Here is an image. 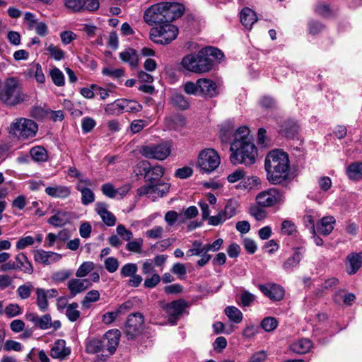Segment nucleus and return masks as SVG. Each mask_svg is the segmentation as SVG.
<instances>
[{
	"label": "nucleus",
	"instance_id": "obj_37",
	"mask_svg": "<svg viewBox=\"0 0 362 362\" xmlns=\"http://www.w3.org/2000/svg\"><path fill=\"white\" fill-rule=\"evenodd\" d=\"M32 158L36 162H45L47 160V152L41 146L33 147L30 151Z\"/></svg>",
	"mask_w": 362,
	"mask_h": 362
},
{
	"label": "nucleus",
	"instance_id": "obj_26",
	"mask_svg": "<svg viewBox=\"0 0 362 362\" xmlns=\"http://www.w3.org/2000/svg\"><path fill=\"white\" fill-rule=\"evenodd\" d=\"M45 193L53 198L65 199L70 195L71 189L64 185L49 186L45 188Z\"/></svg>",
	"mask_w": 362,
	"mask_h": 362
},
{
	"label": "nucleus",
	"instance_id": "obj_24",
	"mask_svg": "<svg viewBox=\"0 0 362 362\" xmlns=\"http://www.w3.org/2000/svg\"><path fill=\"white\" fill-rule=\"evenodd\" d=\"M71 354V349L66 347V342L64 339L57 340L50 350V356L53 358L63 360Z\"/></svg>",
	"mask_w": 362,
	"mask_h": 362
},
{
	"label": "nucleus",
	"instance_id": "obj_40",
	"mask_svg": "<svg viewBox=\"0 0 362 362\" xmlns=\"http://www.w3.org/2000/svg\"><path fill=\"white\" fill-rule=\"evenodd\" d=\"M78 305L76 302H74L67 305L66 310V316L71 322H75L79 318L81 312L78 310Z\"/></svg>",
	"mask_w": 362,
	"mask_h": 362
},
{
	"label": "nucleus",
	"instance_id": "obj_10",
	"mask_svg": "<svg viewBox=\"0 0 362 362\" xmlns=\"http://www.w3.org/2000/svg\"><path fill=\"white\" fill-rule=\"evenodd\" d=\"M220 163V156L213 148H205L199 154L197 165L202 173H211L219 166Z\"/></svg>",
	"mask_w": 362,
	"mask_h": 362
},
{
	"label": "nucleus",
	"instance_id": "obj_64",
	"mask_svg": "<svg viewBox=\"0 0 362 362\" xmlns=\"http://www.w3.org/2000/svg\"><path fill=\"white\" fill-rule=\"evenodd\" d=\"M116 230L117 234L125 241H129L133 237L132 233L122 224H119Z\"/></svg>",
	"mask_w": 362,
	"mask_h": 362
},
{
	"label": "nucleus",
	"instance_id": "obj_52",
	"mask_svg": "<svg viewBox=\"0 0 362 362\" xmlns=\"http://www.w3.org/2000/svg\"><path fill=\"white\" fill-rule=\"evenodd\" d=\"M204 245L199 240H194L192 243V248L187 251V256L202 255L204 251Z\"/></svg>",
	"mask_w": 362,
	"mask_h": 362
},
{
	"label": "nucleus",
	"instance_id": "obj_28",
	"mask_svg": "<svg viewBox=\"0 0 362 362\" xmlns=\"http://www.w3.org/2000/svg\"><path fill=\"white\" fill-rule=\"evenodd\" d=\"M257 21V17L254 11L248 7H245L240 12V21L243 25L250 30L252 25Z\"/></svg>",
	"mask_w": 362,
	"mask_h": 362
},
{
	"label": "nucleus",
	"instance_id": "obj_15",
	"mask_svg": "<svg viewBox=\"0 0 362 362\" xmlns=\"http://www.w3.org/2000/svg\"><path fill=\"white\" fill-rule=\"evenodd\" d=\"M187 307V302L183 299L176 300L166 304L164 310L168 316L169 322L175 325Z\"/></svg>",
	"mask_w": 362,
	"mask_h": 362
},
{
	"label": "nucleus",
	"instance_id": "obj_54",
	"mask_svg": "<svg viewBox=\"0 0 362 362\" xmlns=\"http://www.w3.org/2000/svg\"><path fill=\"white\" fill-rule=\"evenodd\" d=\"M237 204L233 201H229L227 202L224 207V210L221 211L222 214L226 220L232 218L236 214Z\"/></svg>",
	"mask_w": 362,
	"mask_h": 362
},
{
	"label": "nucleus",
	"instance_id": "obj_33",
	"mask_svg": "<svg viewBox=\"0 0 362 362\" xmlns=\"http://www.w3.org/2000/svg\"><path fill=\"white\" fill-rule=\"evenodd\" d=\"M122 113L126 112H139L142 110V105L135 100L127 99H121Z\"/></svg>",
	"mask_w": 362,
	"mask_h": 362
},
{
	"label": "nucleus",
	"instance_id": "obj_59",
	"mask_svg": "<svg viewBox=\"0 0 362 362\" xmlns=\"http://www.w3.org/2000/svg\"><path fill=\"white\" fill-rule=\"evenodd\" d=\"M261 207L262 206L257 204V206H252L250 209L251 216H252L257 221H262L267 216V212Z\"/></svg>",
	"mask_w": 362,
	"mask_h": 362
},
{
	"label": "nucleus",
	"instance_id": "obj_5",
	"mask_svg": "<svg viewBox=\"0 0 362 362\" xmlns=\"http://www.w3.org/2000/svg\"><path fill=\"white\" fill-rule=\"evenodd\" d=\"M120 337V332L117 329L107 331L103 337L100 339H91L86 342V350L88 354H96L107 351L108 354L105 357L113 354L118 346ZM102 357L105 355L102 354Z\"/></svg>",
	"mask_w": 362,
	"mask_h": 362
},
{
	"label": "nucleus",
	"instance_id": "obj_13",
	"mask_svg": "<svg viewBox=\"0 0 362 362\" xmlns=\"http://www.w3.org/2000/svg\"><path fill=\"white\" fill-rule=\"evenodd\" d=\"M137 166L144 172V178L147 183L161 182V177L165 173V168L160 165L152 166L147 160L138 163Z\"/></svg>",
	"mask_w": 362,
	"mask_h": 362
},
{
	"label": "nucleus",
	"instance_id": "obj_39",
	"mask_svg": "<svg viewBox=\"0 0 362 362\" xmlns=\"http://www.w3.org/2000/svg\"><path fill=\"white\" fill-rule=\"evenodd\" d=\"M76 189L81 193V202L83 205H88L94 202L95 195L91 189L81 185H77Z\"/></svg>",
	"mask_w": 362,
	"mask_h": 362
},
{
	"label": "nucleus",
	"instance_id": "obj_61",
	"mask_svg": "<svg viewBox=\"0 0 362 362\" xmlns=\"http://www.w3.org/2000/svg\"><path fill=\"white\" fill-rule=\"evenodd\" d=\"M102 73L103 75L108 76L112 78H119L124 76V71L122 69H114L105 67L103 69Z\"/></svg>",
	"mask_w": 362,
	"mask_h": 362
},
{
	"label": "nucleus",
	"instance_id": "obj_50",
	"mask_svg": "<svg viewBox=\"0 0 362 362\" xmlns=\"http://www.w3.org/2000/svg\"><path fill=\"white\" fill-rule=\"evenodd\" d=\"M71 275V272L69 270H60L52 273L51 279L55 284H59L65 281Z\"/></svg>",
	"mask_w": 362,
	"mask_h": 362
},
{
	"label": "nucleus",
	"instance_id": "obj_30",
	"mask_svg": "<svg viewBox=\"0 0 362 362\" xmlns=\"http://www.w3.org/2000/svg\"><path fill=\"white\" fill-rule=\"evenodd\" d=\"M335 218L333 216L323 217L317 225L318 232L324 235H329L334 229Z\"/></svg>",
	"mask_w": 362,
	"mask_h": 362
},
{
	"label": "nucleus",
	"instance_id": "obj_57",
	"mask_svg": "<svg viewBox=\"0 0 362 362\" xmlns=\"http://www.w3.org/2000/svg\"><path fill=\"white\" fill-rule=\"evenodd\" d=\"M143 245V240L141 238L136 239L133 241H129L126 245V249L132 252L140 253Z\"/></svg>",
	"mask_w": 362,
	"mask_h": 362
},
{
	"label": "nucleus",
	"instance_id": "obj_63",
	"mask_svg": "<svg viewBox=\"0 0 362 362\" xmlns=\"http://www.w3.org/2000/svg\"><path fill=\"white\" fill-rule=\"evenodd\" d=\"M102 192L109 198H115L119 191L114 187L111 183H105L101 187Z\"/></svg>",
	"mask_w": 362,
	"mask_h": 362
},
{
	"label": "nucleus",
	"instance_id": "obj_22",
	"mask_svg": "<svg viewBox=\"0 0 362 362\" xmlns=\"http://www.w3.org/2000/svg\"><path fill=\"white\" fill-rule=\"evenodd\" d=\"M260 291L272 300H281L284 296V289L279 285H259Z\"/></svg>",
	"mask_w": 362,
	"mask_h": 362
},
{
	"label": "nucleus",
	"instance_id": "obj_34",
	"mask_svg": "<svg viewBox=\"0 0 362 362\" xmlns=\"http://www.w3.org/2000/svg\"><path fill=\"white\" fill-rule=\"evenodd\" d=\"M224 313L228 319L234 323L238 324L243 320V315L242 312L235 306L226 307Z\"/></svg>",
	"mask_w": 362,
	"mask_h": 362
},
{
	"label": "nucleus",
	"instance_id": "obj_12",
	"mask_svg": "<svg viewBox=\"0 0 362 362\" xmlns=\"http://www.w3.org/2000/svg\"><path fill=\"white\" fill-rule=\"evenodd\" d=\"M256 201L262 207H271L281 204L284 201L283 193L276 188H270L259 192L256 197Z\"/></svg>",
	"mask_w": 362,
	"mask_h": 362
},
{
	"label": "nucleus",
	"instance_id": "obj_45",
	"mask_svg": "<svg viewBox=\"0 0 362 362\" xmlns=\"http://www.w3.org/2000/svg\"><path fill=\"white\" fill-rule=\"evenodd\" d=\"M100 293L97 290H91L86 293L81 301V305L84 308H88L90 303L98 301L100 299Z\"/></svg>",
	"mask_w": 362,
	"mask_h": 362
},
{
	"label": "nucleus",
	"instance_id": "obj_31",
	"mask_svg": "<svg viewBox=\"0 0 362 362\" xmlns=\"http://www.w3.org/2000/svg\"><path fill=\"white\" fill-rule=\"evenodd\" d=\"M120 59L125 63H128L132 67H136L138 65V55L134 49L128 48L119 53Z\"/></svg>",
	"mask_w": 362,
	"mask_h": 362
},
{
	"label": "nucleus",
	"instance_id": "obj_6",
	"mask_svg": "<svg viewBox=\"0 0 362 362\" xmlns=\"http://www.w3.org/2000/svg\"><path fill=\"white\" fill-rule=\"evenodd\" d=\"M182 66L188 71L195 74H204L210 71L214 66L212 59L206 58L200 49L197 54H189L181 62Z\"/></svg>",
	"mask_w": 362,
	"mask_h": 362
},
{
	"label": "nucleus",
	"instance_id": "obj_20",
	"mask_svg": "<svg viewBox=\"0 0 362 362\" xmlns=\"http://www.w3.org/2000/svg\"><path fill=\"white\" fill-rule=\"evenodd\" d=\"M91 286V283L88 279H72L67 284V288L70 291L71 298L75 297Z\"/></svg>",
	"mask_w": 362,
	"mask_h": 362
},
{
	"label": "nucleus",
	"instance_id": "obj_58",
	"mask_svg": "<svg viewBox=\"0 0 362 362\" xmlns=\"http://www.w3.org/2000/svg\"><path fill=\"white\" fill-rule=\"evenodd\" d=\"M95 125L96 122L92 117H86L81 121V128L83 133L90 132Z\"/></svg>",
	"mask_w": 362,
	"mask_h": 362
},
{
	"label": "nucleus",
	"instance_id": "obj_43",
	"mask_svg": "<svg viewBox=\"0 0 362 362\" xmlns=\"http://www.w3.org/2000/svg\"><path fill=\"white\" fill-rule=\"evenodd\" d=\"M46 50L49 52L50 57L56 61H60L65 57V52L54 44H50L47 47Z\"/></svg>",
	"mask_w": 362,
	"mask_h": 362
},
{
	"label": "nucleus",
	"instance_id": "obj_11",
	"mask_svg": "<svg viewBox=\"0 0 362 362\" xmlns=\"http://www.w3.org/2000/svg\"><path fill=\"white\" fill-rule=\"evenodd\" d=\"M170 188V184L165 182L147 183L137 189V194L140 197L146 196L155 202L158 198L166 196Z\"/></svg>",
	"mask_w": 362,
	"mask_h": 362
},
{
	"label": "nucleus",
	"instance_id": "obj_18",
	"mask_svg": "<svg viewBox=\"0 0 362 362\" xmlns=\"http://www.w3.org/2000/svg\"><path fill=\"white\" fill-rule=\"evenodd\" d=\"M299 129V125L296 121L286 119L280 124L279 134L288 139H293L298 134Z\"/></svg>",
	"mask_w": 362,
	"mask_h": 362
},
{
	"label": "nucleus",
	"instance_id": "obj_19",
	"mask_svg": "<svg viewBox=\"0 0 362 362\" xmlns=\"http://www.w3.org/2000/svg\"><path fill=\"white\" fill-rule=\"evenodd\" d=\"M25 318L33 323L35 327L41 329H47L52 326V317L49 314H45L41 317L33 313L25 315Z\"/></svg>",
	"mask_w": 362,
	"mask_h": 362
},
{
	"label": "nucleus",
	"instance_id": "obj_60",
	"mask_svg": "<svg viewBox=\"0 0 362 362\" xmlns=\"http://www.w3.org/2000/svg\"><path fill=\"white\" fill-rule=\"evenodd\" d=\"M281 229L284 234L291 235L296 232V226L289 220H284L281 223Z\"/></svg>",
	"mask_w": 362,
	"mask_h": 362
},
{
	"label": "nucleus",
	"instance_id": "obj_2",
	"mask_svg": "<svg viewBox=\"0 0 362 362\" xmlns=\"http://www.w3.org/2000/svg\"><path fill=\"white\" fill-rule=\"evenodd\" d=\"M264 168L271 183L276 185L285 181L290 170L288 153L279 149L269 151L264 160Z\"/></svg>",
	"mask_w": 362,
	"mask_h": 362
},
{
	"label": "nucleus",
	"instance_id": "obj_55",
	"mask_svg": "<svg viewBox=\"0 0 362 362\" xmlns=\"http://www.w3.org/2000/svg\"><path fill=\"white\" fill-rule=\"evenodd\" d=\"M199 83L198 80L195 82L187 81L184 84V90L189 95H200Z\"/></svg>",
	"mask_w": 362,
	"mask_h": 362
},
{
	"label": "nucleus",
	"instance_id": "obj_3",
	"mask_svg": "<svg viewBox=\"0 0 362 362\" xmlns=\"http://www.w3.org/2000/svg\"><path fill=\"white\" fill-rule=\"evenodd\" d=\"M184 13L183 6L174 2H160L148 8L144 20L149 25L170 23L180 18Z\"/></svg>",
	"mask_w": 362,
	"mask_h": 362
},
{
	"label": "nucleus",
	"instance_id": "obj_32",
	"mask_svg": "<svg viewBox=\"0 0 362 362\" xmlns=\"http://www.w3.org/2000/svg\"><path fill=\"white\" fill-rule=\"evenodd\" d=\"M312 347V341L308 339H301L291 345V350L298 354L308 353Z\"/></svg>",
	"mask_w": 362,
	"mask_h": 362
},
{
	"label": "nucleus",
	"instance_id": "obj_38",
	"mask_svg": "<svg viewBox=\"0 0 362 362\" xmlns=\"http://www.w3.org/2000/svg\"><path fill=\"white\" fill-rule=\"evenodd\" d=\"M348 177L351 180L362 178V163H354L349 165L346 170Z\"/></svg>",
	"mask_w": 362,
	"mask_h": 362
},
{
	"label": "nucleus",
	"instance_id": "obj_42",
	"mask_svg": "<svg viewBox=\"0 0 362 362\" xmlns=\"http://www.w3.org/2000/svg\"><path fill=\"white\" fill-rule=\"evenodd\" d=\"M33 289V285L31 282L28 281L23 285L19 286L16 292L21 299L25 300L30 296Z\"/></svg>",
	"mask_w": 362,
	"mask_h": 362
},
{
	"label": "nucleus",
	"instance_id": "obj_41",
	"mask_svg": "<svg viewBox=\"0 0 362 362\" xmlns=\"http://www.w3.org/2000/svg\"><path fill=\"white\" fill-rule=\"evenodd\" d=\"M172 104L180 110H186L189 107L187 99L180 93H174L171 96Z\"/></svg>",
	"mask_w": 362,
	"mask_h": 362
},
{
	"label": "nucleus",
	"instance_id": "obj_44",
	"mask_svg": "<svg viewBox=\"0 0 362 362\" xmlns=\"http://www.w3.org/2000/svg\"><path fill=\"white\" fill-rule=\"evenodd\" d=\"M49 75L56 86H63L64 85V76L59 69L54 67L50 70Z\"/></svg>",
	"mask_w": 362,
	"mask_h": 362
},
{
	"label": "nucleus",
	"instance_id": "obj_36",
	"mask_svg": "<svg viewBox=\"0 0 362 362\" xmlns=\"http://www.w3.org/2000/svg\"><path fill=\"white\" fill-rule=\"evenodd\" d=\"M36 293V304L38 308L42 311L45 312L47 310L49 303L47 297L45 295V289L41 288H37L35 289Z\"/></svg>",
	"mask_w": 362,
	"mask_h": 362
},
{
	"label": "nucleus",
	"instance_id": "obj_46",
	"mask_svg": "<svg viewBox=\"0 0 362 362\" xmlns=\"http://www.w3.org/2000/svg\"><path fill=\"white\" fill-rule=\"evenodd\" d=\"M278 326V321L273 317H267L261 322L262 328L267 332L274 331Z\"/></svg>",
	"mask_w": 362,
	"mask_h": 362
},
{
	"label": "nucleus",
	"instance_id": "obj_16",
	"mask_svg": "<svg viewBox=\"0 0 362 362\" xmlns=\"http://www.w3.org/2000/svg\"><path fill=\"white\" fill-rule=\"evenodd\" d=\"M138 267L135 263H127L122 267L120 275L123 278L130 277L128 284L132 287H138L141 281L142 277L137 274Z\"/></svg>",
	"mask_w": 362,
	"mask_h": 362
},
{
	"label": "nucleus",
	"instance_id": "obj_7",
	"mask_svg": "<svg viewBox=\"0 0 362 362\" xmlns=\"http://www.w3.org/2000/svg\"><path fill=\"white\" fill-rule=\"evenodd\" d=\"M37 130L35 122L23 117L16 119L9 127V133L23 140L35 136Z\"/></svg>",
	"mask_w": 362,
	"mask_h": 362
},
{
	"label": "nucleus",
	"instance_id": "obj_9",
	"mask_svg": "<svg viewBox=\"0 0 362 362\" xmlns=\"http://www.w3.org/2000/svg\"><path fill=\"white\" fill-rule=\"evenodd\" d=\"M172 144L170 141H162L157 144L142 146L139 150L141 155L148 159L164 160L171 153Z\"/></svg>",
	"mask_w": 362,
	"mask_h": 362
},
{
	"label": "nucleus",
	"instance_id": "obj_49",
	"mask_svg": "<svg viewBox=\"0 0 362 362\" xmlns=\"http://www.w3.org/2000/svg\"><path fill=\"white\" fill-rule=\"evenodd\" d=\"M206 58L221 59L223 57V53L218 49L214 47H207L202 49Z\"/></svg>",
	"mask_w": 362,
	"mask_h": 362
},
{
	"label": "nucleus",
	"instance_id": "obj_51",
	"mask_svg": "<svg viewBox=\"0 0 362 362\" xmlns=\"http://www.w3.org/2000/svg\"><path fill=\"white\" fill-rule=\"evenodd\" d=\"M356 299V296L354 293H344L342 291L338 292L335 295L334 300L339 303L341 301H343L345 304L351 305V303Z\"/></svg>",
	"mask_w": 362,
	"mask_h": 362
},
{
	"label": "nucleus",
	"instance_id": "obj_27",
	"mask_svg": "<svg viewBox=\"0 0 362 362\" xmlns=\"http://www.w3.org/2000/svg\"><path fill=\"white\" fill-rule=\"evenodd\" d=\"M305 249L303 247H296L293 255L288 258L283 264V268L285 270H290L296 267L300 262Z\"/></svg>",
	"mask_w": 362,
	"mask_h": 362
},
{
	"label": "nucleus",
	"instance_id": "obj_29",
	"mask_svg": "<svg viewBox=\"0 0 362 362\" xmlns=\"http://www.w3.org/2000/svg\"><path fill=\"white\" fill-rule=\"evenodd\" d=\"M16 264H18V271L31 274L33 272V267L24 253H18L15 257Z\"/></svg>",
	"mask_w": 362,
	"mask_h": 362
},
{
	"label": "nucleus",
	"instance_id": "obj_53",
	"mask_svg": "<svg viewBox=\"0 0 362 362\" xmlns=\"http://www.w3.org/2000/svg\"><path fill=\"white\" fill-rule=\"evenodd\" d=\"M121 99L116 100L114 103L107 104L105 107V112L107 115H120L122 114Z\"/></svg>",
	"mask_w": 362,
	"mask_h": 362
},
{
	"label": "nucleus",
	"instance_id": "obj_35",
	"mask_svg": "<svg viewBox=\"0 0 362 362\" xmlns=\"http://www.w3.org/2000/svg\"><path fill=\"white\" fill-rule=\"evenodd\" d=\"M67 222H69V216L68 214L64 211H58L48 220L49 224L56 227L62 226Z\"/></svg>",
	"mask_w": 362,
	"mask_h": 362
},
{
	"label": "nucleus",
	"instance_id": "obj_47",
	"mask_svg": "<svg viewBox=\"0 0 362 362\" xmlns=\"http://www.w3.org/2000/svg\"><path fill=\"white\" fill-rule=\"evenodd\" d=\"M95 264L93 262H84L78 267L76 272V276L79 278L85 277L94 269Z\"/></svg>",
	"mask_w": 362,
	"mask_h": 362
},
{
	"label": "nucleus",
	"instance_id": "obj_21",
	"mask_svg": "<svg viewBox=\"0 0 362 362\" xmlns=\"http://www.w3.org/2000/svg\"><path fill=\"white\" fill-rule=\"evenodd\" d=\"M61 258L62 255L60 254L53 252H46L42 250H37L34 252L35 261L45 265L58 262Z\"/></svg>",
	"mask_w": 362,
	"mask_h": 362
},
{
	"label": "nucleus",
	"instance_id": "obj_8",
	"mask_svg": "<svg viewBox=\"0 0 362 362\" xmlns=\"http://www.w3.org/2000/svg\"><path fill=\"white\" fill-rule=\"evenodd\" d=\"M178 32L175 25L165 23L159 27L152 28L150 30L149 38L154 43L168 45L177 37Z\"/></svg>",
	"mask_w": 362,
	"mask_h": 362
},
{
	"label": "nucleus",
	"instance_id": "obj_23",
	"mask_svg": "<svg viewBox=\"0 0 362 362\" xmlns=\"http://www.w3.org/2000/svg\"><path fill=\"white\" fill-rule=\"evenodd\" d=\"M107 205L104 202H98L95 204V211L101 219L108 226H113L116 223V217L110 211H107Z\"/></svg>",
	"mask_w": 362,
	"mask_h": 362
},
{
	"label": "nucleus",
	"instance_id": "obj_62",
	"mask_svg": "<svg viewBox=\"0 0 362 362\" xmlns=\"http://www.w3.org/2000/svg\"><path fill=\"white\" fill-rule=\"evenodd\" d=\"M245 176V172L243 168H238L232 173L229 174L227 180L230 183H235L243 179Z\"/></svg>",
	"mask_w": 362,
	"mask_h": 362
},
{
	"label": "nucleus",
	"instance_id": "obj_1",
	"mask_svg": "<svg viewBox=\"0 0 362 362\" xmlns=\"http://www.w3.org/2000/svg\"><path fill=\"white\" fill-rule=\"evenodd\" d=\"M230 136H234L230 147V162L233 165L243 164L245 166L254 164L257 156V148L250 134V129L247 127H240L234 133L233 129L229 127L221 129L220 138L222 142L227 143Z\"/></svg>",
	"mask_w": 362,
	"mask_h": 362
},
{
	"label": "nucleus",
	"instance_id": "obj_25",
	"mask_svg": "<svg viewBox=\"0 0 362 362\" xmlns=\"http://www.w3.org/2000/svg\"><path fill=\"white\" fill-rule=\"evenodd\" d=\"M362 266V252L351 253L346 257V269L349 274H356Z\"/></svg>",
	"mask_w": 362,
	"mask_h": 362
},
{
	"label": "nucleus",
	"instance_id": "obj_48",
	"mask_svg": "<svg viewBox=\"0 0 362 362\" xmlns=\"http://www.w3.org/2000/svg\"><path fill=\"white\" fill-rule=\"evenodd\" d=\"M165 221L169 226H173L177 221L183 223L185 219L181 217L175 211H168L165 213L164 217Z\"/></svg>",
	"mask_w": 362,
	"mask_h": 362
},
{
	"label": "nucleus",
	"instance_id": "obj_14",
	"mask_svg": "<svg viewBox=\"0 0 362 362\" xmlns=\"http://www.w3.org/2000/svg\"><path fill=\"white\" fill-rule=\"evenodd\" d=\"M144 317L139 313L129 315L125 325V334L129 339H133L142 330Z\"/></svg>",
	"mask_w": 362,
	"mask_h": 362
},
{
	"label": "nucleus",
	"instance_id": "obj_56",
	"mask_svg": "<svg viewBox=\"0 0 362 362\" xmlns=\"http://www.w3.org/2000/svg\"><path fill=\"white\" fill-rule=\"evenodd\" d=\"M104 264L108 272L114 273L118 269L119 261L117 258L110 257L105 259Z\"/></svg>",
	"mask_w": 362,
	"mask_h": 362
},
{
	"label": "nucleus",
	"instance_id": "obj_17",
	"mask_svg": "<svg viewBox=\"0 0 362 362\" xmlns=\"http://www.w3.org/2000/svg\"><path fill=\"white\" fill-rule=\"evenodd\" d=\"M199 83L200 95L209 98H214L218 94L216 83L209 78H202L198 79Z\"/></svg>",
	"mask_w": 362,
	"mask_h": 362
},
{
	"label": "nucleus",
	"instance_id": "obj_4",
	"mask_svg": "<svg viewBox=\"0 0 362 362\" xmlns=\"http://www.w3.org/2000/svg\"><path fill=\"white\" fill-rule=\"evenodd\" d=\"M19 80L15 77L6 78L0 90V101L7 107H13L28 100Z\"/></svg>",
	"mask_w": 362,
	"mask_h": 362
}]
</instances>
